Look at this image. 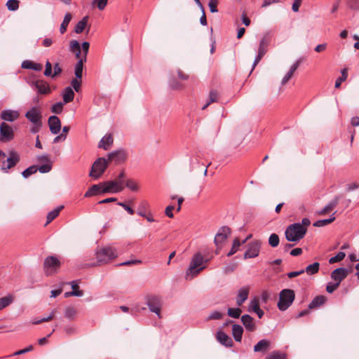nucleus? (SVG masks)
Wrapping results in <instances>:
<instances>
[{"label":"nucleus","instance_id":"f257e3e1","mask_svg":"<svg viewBox=\"0 0 359 359\" xmlns=\"http://www.w3.org/2000/svg\"><path fill=\"white\" fill-rule=\"evenodd\" d=\"M307 232V229L300 223H294L287 226L285 231V236L289 242H298L302 239Z\"/></svg>","mask_w":359,"mask_h":359},{"label":"nucleus","instance_id":"f03ea898","mask_svg":"<svg viewBox=\"0 0 359 359\" xmlns=\"http://www.w3.org/2000/svg\"><path fill=\"white\" fill-rule=\"evenodd\" d=\"M97 265L105 264L118 257L116 250L111 246H105L97 250L95 253ZM93 266H96L93 264Z\"/></svg>","mask_w":359,"mask_h":359},{"label":"nucleus","instance_id":"7ed1b4c3","mask_svg":"<svg viewBox=\"0 0 359 359\" xmlns=\"http://www.w3.org/2000/svg\"><path fill=\"white\" fill-rule=\"evenodd\" d=\"M204 262V258L200 252L194 255L189 267L186 272V279H191L196 276L205 266H201Z\"/></svg>","mask_w":359,"mask_h":359},{"label":"nucleus","instance_id":"20e7f679","mask_svg":"<svg viewBox=\"0 0 359 359\" xmlns=\"http://www.w3.org/2000/svg\"><path fill=\"white\" fill-rule=\"evenodd\" d=\"M62 263L55 255H49L43 261V271L46 276H52L58 273Z\"/></svg>","mask_w":359,"mask_h":359},{"label":"nucleus","instance_id":"39448f33","mask_svg":"<svg viewBox=\"0 0 359 359\" xmlns=\"http://www.w3.org/2000/svg\"><path fill=\"white\" fill-rule=\"evenodd\" d=\"M295 299V292L292 289H283L279 293V300L277 304L281 311L287 310Z\"/></svg>","mask_w":359,"mask_h":359},{"label":"nucleus","instance_id":"423d86ee","mask_svg":"<svg viewBox=\"0 0 359 359\" xmlns=\"http://www.w3.org/2000/svg\"><path fill=\"white\" fill-rule=\"evenodd\" d=\"M109 165V163L107 158L104 157L97 158L91 166L89 176L95 180H98L104 174Z\"/></svg>","mask_w":359,"mask_h":359},{"label":"nucleus","instance_id":"0eeeda50","mask_svg":"<svg viewBox=\"0 0 359 359\" xmlns=\"http://www.w3.org/2000/svg\"><path fill=\"white\" fill-rule=\"evenodd\" d=\"M128 151L123 148H119L107 154V161L109 163H113L114 165H121L124 163L128 158Z\"/></svg>","mask_w":359,"mask_h":359},{"label":"nucleus","instance_id":"6e6552de","mask_svg":"<svg viewBox=\"0 0 359 359\" xmlns=\"http://www.w3.org/2000/svg\"><path fill=\"white\" fill-rule=\"evenodd\" d=\"M20 161V156L18 151L11 150L8 152V156L6 160L3 161L1 170L4 172H8L11 168L15 167Z\"/></svg>","mask_w":359,"mask_h":359},{"label":"nucleus","instance_id":"1a4fd4ad","mask_svg":"<svg viewBox=\"0 0 359 359\" xmlns=\"http://www.w3.org/2000/svg\"><path fill=\"white\" fill-rule=\"evenodd\" d=\"M146 304L151 312L155 313L161 317V298L156 295H148L146 297Z\"/></svg>","mask_w":359,"mask_h":359},{"label":"nucleus","instance_id":"9d476101","mask_svg":"<svg viewBox=\"0 0 359 359\" xmlns=\"http://www.w3.org/2000/svg\"><path fill=\"white\" fill-rule=\"evenodd\" d=\"M262 242L259 240H255L248 244V248L243 255V259H250L257 257L260 251Z\"/></svg>","mask_w":359,"mask_h":359},{"label":"nucleus","instance_id":"9b49d317","mask_svg":"<svg viewBox=\"0 0 359 359\" xmlns=\"http://www.w3.org/2000/svg\"><path fill=\"white\" fill-rule=\"evenodd\" d=\"M231 229L227 226H222L215 236L214 242L217 248H222V244L231 234Z\"/></svg>","mask_w":359,"mask_h":359},{"label":"nucleus","instance_id":"f8f14e48","mask_svg":"<svg viewBox=\"0 0 359 359\" xmlns=\"http://www.w3.org/2000/svg\"><path fill=\"white\" fill-rule=\"evenodd\" d=\"M123 186L119 184V182L115 180L103 182L102 192L105 193H118L123 191Z\"/></svg>","mask_w":359,"mask_h":359},{"label":"nucleus","instance_id":"ddd939ff","mask_svg":"<svg viewBox=\"0 0 359 359\" xmlns=\"http://www.w3.org/2000/svg\"><path fill=\"white\" fill-rule=\"evenodd\" d=\"M32 86L39 94L47 95L51 91L49 84L43 79L32 81Z\"/></svg>","mask_w":359,"mask_h":359},{"label":"nucleus","instance_id":"4468645a","mask_svg":"<svg viewBox=\"0 0 359 359\" xmlns=\"http://www.w3.org/2000/svg\"><path fill=\"white\" fill-rule=\"evenodd\" d=\"M348 273V269L344 267H339L334 269L331 273V278L340 285L341 282L347 276Z\"/></svg>","mask_w":359,"mask_h":359},{"label":"nucleus","instance_id":"2eb2a0df","mask_svg":"<svg viewBox=\"0 0 359 359\" xmlns=\"http://www.w3.org/2000/svg\"><path fill=\"white\" fill-rule=\"evenodd\" d=\"M241 320L247 331L253 332L256 330L257 326L255 323L254 318L251 316L245 314L241 316Z\"/></svg>","mask_w":359,"mask_h":359},{"label":"nucleus","instance_id":"dca6fc26","mask_svg":"<svg viewBox=\"0 0 359 359\" xmlns=\"http://www.w3.org/2000/svg\"><path fill=\"white\" fill-rule=\"evenodd\" d=\"M216 337L217 341L226 347H232L233 345L232 339L223 331H217Z\"/></svg>","mask_w":359,"mask_h":359},{"label":"nucleus","instance_id":"f3484780","mask_svg":"<svg viewBox=\"0 0 359 359\" xmlns=\"http://www.w3.org/2000/svg\"><path fill=\"white\" fill-rule=\"evenodd\" d=\"M0 135L2 140H11L13 137V132L11 127L5 122L1 123Z\"/></svg>","mask_w":359,"mask_h":359},{"label":"nucleus","instance_id":"a211bd4d","mask_svg":"<svg viewBox=\"0 0 359 359\" xmlns=\"http://www.w3.org/2000/svg\"><path fill=\"white\" fill-rule=\"evenodd\" d=\"M249 292V286H243L238 290L236 297V304L238 306H242V304L248 299Z\"/></svg>","mask_w":359,"mask_h":359},{"label":"nucleus","instance_id":"6ab92c4d","mask_svg":"<svg viewBox=\"0 0 359 359\" xmlns=\"http://www.w3.org/2000/svg\"><path fill=\"white\" fill-rule=\"evenodd\" d=\"M48 126L53 134H57L61 130V122L56 116H51L48 118Z\"/></svg>","mask_w":359,"mask_h":359},{"label":"nucleus","instance_id":"aec40b11","mask_svg":"<svg viewBox=\"0 0 359 359\" xmlns=\"http://www.w3.org/2000/svg\"><path fill=\"white\" fill-rule=\"evenodd\" d=\"M271 348V342L267 339H262L254 346L255 352L266 353Z\"/></svg>","mask_w":359,"mask_h":359},{"label":"nucleus","instance_id":"412c9836","mask_svg":"<svg viewBox=\"0 0 359 359\" xmlns=\"http://www.w3.org/2000/svg\"><path fill=\"white\" fill-rule=\"evenodd\" d=\"M103 188V182L99 183L97 184H93L91 186L88 190L85 193L84 197H91L93 196H96L100 194H104V192L102 191Z\"/></svg>","mask_w":359,"mask_h":359},{"label":"nucleus","instance_id":"4be33fe9","mask_svg":"<svg viewBox=\"0 0 359 359\" xmlns=\"http://www.w3.org/2000/svg\"><path fill=\"white\" fill-rule=\"evenodd\" d=\"M301 62H302V60L299 59L291 66V67H290V70L288 71V72L285 74V76L282 79L281 84L283 86L285 85L289 81V80L293 76L294 72L299 67Z\"/></svg>","mask_w":359,"mask_h":359},{"label":"nucleus","instance_id":"5701e85b","mask_svg":"<svg viewBox=\"0 0 359 359\" xmlns=\"http://www.w3.org/2000/svg\"><path fill=\"white\" fill-rule=\"evenodd\" d=\"M301 62H302V60L299 59L291 66V67H290V70L288 71V72L285 74V76L282 79L281 84L283 86L285 85L289 81V80L293 76L294 72L299 67Z\"/></svg>","mask_w":359,"mask_h":359},{"label":"nucleus","instance_id":"b1692460","mask_svg":"<svg viewBox=\"0 0 359 359\" xmlns=\"http://www.w3.org/2000/svg\"><path fill=\"white\" fill-rule=\"evenodd\" d=\"M114 139L111 134H107L104 135L99 142L98 147L102 148L104 150H109L113 144Z\"/></svg>","mask_w":359,"mask_h":359},{"label":"nucleus","instance_id":"393cba45","mask_svg":"<svg viewBox=\"0 0 359 359\" xmlns=\"http://www.w3.org/2000/svg\"><path fill=\"white\" fill-rule=\"evenodd\" d=\"M327 301L326 297L323 295H318L313 298L308 306L309 309L312 310L318 309L323 306Z\"/></svg>","mask_w":359,"mask_h":359},{"label":"nucleus","instance_id":"a878e982","mask_svg":"<svg viewBox=\"0 0 359 359\" xmlns=\"http://www.w3.org/2000/svg\"><path fill=\"white\" fill-rule=\"evenodd\" d=\"M21 67L25 69H32L36 72H40L43 69V65L40 63L34 62L32 60H24L22 62Z\"/></svg>","mask_w":359,"mask_h":359},{"label":"nucleus","instance_id":"bb28decb","mask_svg":"<svg viewBox=\"0 0 359 359\" xmlns=\"http://www.w3.org/2000/svg\"><path fill=\"white\" fill-rule=\"evenodd\" d=\"M339 200V197L337 196H335L331 201L329 202V203L327 205H325L321 210L318 211V214L323 215L332 211L338 205Z\"/></svg>","mask_w":359,"mask_h":359},{"label":"nucleus","instance_id":"cd10ccee","mask_svg":"<svg viewBox=\"0 0 359 359\" xmlns=\"http://www.w3.org/2000/svg\"><path fill=\"white\" fill-rule=\"evenodd\" d=\"M244 135L239 133H233L231 137L230 144L233 148H237L244 140Z\"/></svg>","mask_w":359,"mask_h":359},{"label":"nucleus","instance_id":"c85d7f7f","mask_svg":"<svg viewBox=\"0 0 359 359\" xmlns=\"http://www.w3.org/2000/svg\"><path fill=\"white\" fill-rule=\"evenodd\" d=\"M243 334V328L238 324L233 325L232 335L236 341L241 342Z\"/></svg>","mask_w":359,"mask_h":359},{"label":"nucleus","instance_id":"c756f323","mask_svg":"<svg viewBox=\"0 0 359 359\" xmlns=\"http://www.w3.org/2000/svg\"><path fill=\"white\" fill-rule=\"evenodd\" d=\"M270 39L268 36H264L259 42L258 53L264 55L268 51V47L269 46Z\"/></svg>","mask_w":359,"mask_h":359},{"label":"nucleus","instance_id":"7c9ffc66","mask_svg":"<svg viewBox=\"0 0 359 359\" xmlns=\"http://www.w3.org/2000/svg\"><path fill=\"white\" fill-rule=\"evenodd\" d=\"M219 99V94L217 90H212L210 92L208 100L206 104H205L202 107V110H205L207 107L212 102H218Z\"/></svg>","mask_w":359,"mask_h":359},{"label":"nucleus","instance_id":"2f4dec72","mask_svg":"<svg viewBox=\"0 0 359 359\" xmlns=\"http://www.w3.org/2000/svg\"><path fill=\"white\" fill-rule=\"evenodd\" d=\"M64 208L63 205L57 206L53 210L50 211L46 216V225L50 223L53 219H55L59 215L60 212Z\"/></svg>","mask_w":359,"mask_h":359},{"label":"nucleus","instance_id":"473e14b6","mask_svg":"<svg viewBox=\"0 0 359 359\" xmlns=\"http://www.w3.org/2000/svg\"><path fill=\"white\" fill-rule=\"evenodd\" d=\"M86 62L85 58H80L76 62L74 67L75 76L77 79H81L83 69V63Z\"/></svg>","mask_w":359,"mask_h":359},{"label":"nucleus","instance_id":"72a5a7b5","mask_svg":"<svg viewBox=\"0 0 359 359\" xmlns=\"http://www.w3.org/2000/svg\"><path fill=\"white\" fill-rule=\"evenodd\" d=\"M64 103H68L73 100L74 93L71 87H66L62 93Z\"/></svg>","mask_w":359,"mask_h":359},{"label":"nucleus","instance_id":"f704fd0d","mask_svg":"<svg viewBox=\"0 0 359 359\" xmlns=\"http://www.w3.org/2000/svg\"><path fill=\"white\" fill-rule=\"evenodd\" d=\"M149 207V204L147 201H142L138 205L137 214L141 217H146Z\"/></svg>","mask_w":359,"mask_h":359},{"label":"nucleus","instance_id":"c9c22d12","mask_svg":"<svg viewBox=\"0 0 359 359\" xmlns=\"http://www.w3.org/2000/svg\"><path fill=\"white\" fill-rule=\"evenodd\" d=\"M88 21V16L83 17L75 26L74 32L76 34H81L84 30Z\"/></svg>","mask_w":359,"mask_h":359},{"label":"nucleus","instance_id":"e433bc0d","mask_svg":"<svg viewBox=\"0 0 359 359\" xmlns=\"http://www.w3.org/2000/svg\"><path fill=\"white\" fill-rule=\"evenodd\" d=\"M72 18V15L70 13H67L65 15L64 20L60 25V32L62 34H65L67 31V28Z\"/></svg>","mask_w":359,"mask_h":359},{"label":"nucleus","instance_id":"4c0bfd02","mask_svg":"<svg viewBox=\"0 0 359 359\" xmlns=\"http://www.w3.org/2000/svg\"><path fill=\"white\" fill-rule=\"evenodd\" d=\"M14 300V297L12 294H8L4 297L0 298V310L9 306Z\"/></svg>","mask_w":359,"mask_h":359},{"label":"nucleus","instance_id":"58836bf2","mask_svg":"<svg viewBox=\"0 0 359 359\" xmlns=\"http://www.w3.org/2000/svg\"><path fill=\"white\" fill-rule=\"evenodd\" d=\"M334 213L332 214L330 218L325 219H319L313 223V226L316 227H321L328 225L335 220Z\"/></svg>","mask_w":359,"mask_h":359},{"label":"nucleus","instance_id":"ea45409f","mask_svg":"<svg viewBox=\"0 0 359 359\" xmlns=\"http://www.w3.org/2000/svg\"><path fill=\"white\" fill-rule=\"evenodd\" d=\"M320 264L318 262H314L311 264L308 265L304 270L309 275H313L318 272Z\"/></svg>","mask_w":359,"mask_h":359},{"label":"nucleus","instance_id":"a19ab883","mask_svg":"<svg viewBox=\"0 0 359 359\" xmlns=\"http://www.w3.org/2000/svg\"><path fill=\"white\" fill-rule=\"evenodd\" d=\"M26 118L33 124L41 123V114H25Z\"/></svg>","mask_w":359,"mask_h":359},{"label":"nucleus","instance_id":"79ce46f5","mask_svg":"<svg viewBox=\"0 0 359 359\" xmlns=\"http://www.w3.org/2000/svg\"><path fill=\"white\" fill-rule=\"evenodd\" d=\"M76 313L77 311L74 307L68 306L65 309V317L70 320H73L76 318Z\"/></svg>","mask_w":359,"mask_h":359},{"label":"nucleus","instance_id":"37998d69","mask_svg":"<svg viewBox=\"0 0 359 359\" xmlns=\"http://www.w3.org/2000/svg\"><path fill=\"white\" fill-rule=\"evenodd\" d=\"M241 245V243L238 238H234L232 244L231 250L227 253V257H231L234 255L238 250L239 247Z\"/></svg>","mask_w":359,"mask_h":359},{"label":"nucleus","instance_id":"c03bdc74","mask_svg":"<svg viewBox=\"0 0 359 359\" xmlns=\"http://www.w3.org/2000/svg\"><path fill=\"white\" fill-rule=\"evenodd\" d=\"M287 355L284 353H280L278 351H273L269 353L265 359H286Z\"/></svg>","mask_w":359,"mask_h":359},{"label":"nucleus","instance_id":"a18cd8bd","mask_svg":"<svg viewBox=\"0 0 359 359\" xmlns=\"http://www.w3.org/2000/svg\"><path fill=\"white\" fill-rule=\"evenodd\" d=\"M242 313V310L237 307V308H229L227 311V315L233 318H239L241 316V314Z\"/></svg>","mask_w":359,"mask_h":359},{"label":"nucleus","instance_id":"49530a36","mask_svg":"<svg viewBox=\"0 0 359 359\" xmlns=\"http://www.w3.org/2000/svg\"><path fill=\"white\" fill-rule=\"evenodd\" d=\"M38 170V166L37 165H31L26 168L24 171L22 172V175L25 178H28L32 175L36 173Z\"/></svg>","mask_w":359,"mask_h":359},{"label":"nucleus","instance_id":"de8ad7c7","mask_svg":"<svg viewBox=\"0 0 359 359\" xmlns=\"http://www.w3.org/2000/svg\"><path fill=\"white\" fill-rule=\"evenodd\" d=\"M280 243L279 236L278 234L273 233L270 235L269 238V245L272 248H276Z\"/></svg>","mask_w":359,"mask_h":359},{"label":"nucleus","instance_id":"09e8293b","mask_svg":"<svg viewBox=\"0 0 359 359\" xmlns=\"http://www.w3.org/2000/svg\"><path fill=\"white\" fill-rule=\"evenodd\" d=\"M70 283H71L72 289V292H76V294H74V296L82 297L83 295V290H79V286L77 283V280H73Z\"/></svg>","mask_w":359,"mask_h":359},{"label":"nucleus","instance_id":"8fccbe9b","mask_svg":"<svg viewBox=\"0 0 359 359\" xmlns=\"http://www.w3.org/2000/svg\"><path fill=\"white\" fill-rule=\"evenodd\" d=\"M20 114H1V118L5 121H14L19 117Z\"/></svg>","mask_w":359,"mask_h":359},{"label":"nucleus","instance_id":"3c124183","mask_svg":"<svg viewBox=\"0 0 359 359\" xmlns=\"http://www.w3.org/2000/svg\"><path fill=\"white\" fill-rule=\"evenodd\" d=\"M348 77V71L346 69H344L341 71V76H339L335 81V88H339L341 83L346 80Z\"/></svg>","mask_w":359,"mask_h":359},{"label":"nucleus","instance_id":"603ef678","mask_svg":"<svg viewBox=\"0 0 359 359\" xmlns=\"http://www.w3.org/2000/svg\"><path fill=\"white\" fill-rule=\"evenodd\" d=\"M345 256L346 254L344 252H339L335 256L329 259V263L332 264L341 262L344 259Z\"/></svg>","mask_w":359,"mask_h":359},{"label":"nucleus","instance_id":"864d4df0","mask_svg":"<svg viewBox=\"0 0 359 359\" xmlns=\"http://www.w3.org/2000/svg\"><path fill=\"white\" fill-rule=\"evenodd\" d=\"M6 6L9 11H16L19 8V1L8 0L6 3Z\"/></svg>","mask_w":359,"mask_h":359},{"label":"nucleus","instance_id":"5fc2aeb1","mask_svg":"<svg viewBox=\"0 0 359 359\" xmlns=\"http://www.w3.org/2000/svg\"><path fill=\"white\" fill-rule=\"evenodd\" d=\"M69 49L71 52H79L81 50V46L76 40H72L69 43Z\"/></svg>","mask_w":359,"mask_h":359},{"label":"nucleus","instance_id":"6e6d98bb","mask_svg":"<svg viewBox=\"0 0 359 359\" xmlns=\"http://www.w3.org/2000/svg\"><path fill=\"white\" fill-rule=\"evenodd\" d=\"M81 79H73L71 81L72 87L75 90L76 92H79L81 89Z\"/></svg>","mask_w":359,"mask_h":359},{"label":"nucleus","instance_id":"4d7b16f0","mask_svg":"<svg viewBox=\"0 0 359 359\" xmlns=\"http://www.w3.org/2000/svg\"><path fill=\"white\" fill-rule=\"evenodd\" d=\"M140 264H142V260L137 259H131L130 260L120 263L117 266H131Z\"/></svg>","mask_w":359,"mask_h":359},{"label":"nucleus","instance_id":"13d9d810","mask_svg":"<svg viewBox=\"0 0 359 359\" xmlns=\"http://www.w3.org/2000/svg\"><path fill=\"white\" fill-rule=\"evenodd\" d=\"M347 6L352 10L359 9V0H346Z\"/></svg>","mask_w":359,"mask_h":359},{"label":"nucleus","instance_id":"bf43d9fd","mask_svg":"<svg viewBox=\"0 0 359 359\" xmlns=\"http://www.w3.org/2000/svg\"><path fill=\"white\" fill-rule=\"evenodd\" d=\"M55 310L52 311V312L50 313V315L48 317L43 318H41V320H36V321L33 322V324L34 325H39L40 323H44V322H48V321L51 320L52 319H53V318L55 316Z\"/></svg>","mask_w":359,"mask_h":359},{"label":"nucleus","instance_id":"052dcab7","mask_svg":"<svg viewBox=\"0 0 359 359\" xmlns=\"http://www.w3.org/2000/svg\"><path fill=\"white\" fill-rule=\"evenodd\" d=\"M126 186L131 191H136L138 190V185L133 180H128L126 182Z\"/></svg>","mask_w":359,"mask_h":359},{"label":"nucleus","instance_id":"680f3d73","mask_svg":"<svg viewBox=\"0 0 359 359\" xmlns=\"http://www.w3.org/2000/svg\"><path fill=\"white\" fill-rule=\"evenodd\" d=\"M108 0H93V4H96L100 11H103L107 4Z\"/></svg>","mask_w":359,"mask_h":359},{"label":"nucleus","instance_id":"e2e57ef3","mask_svg":"<svg viewBox=\"0 0 359 359\" xmlns=\"http://www.w3.org/2000/svg\"><path fill=\"white\" fill-rule=\"evenodd\" d=\"M45 67H46V68H45L44 73H43L44 75L46 76H50L51 78H53L52 64L48 60H47L46 62Z\"/></svg>","mask_w":359,"mask_h":359},{"label":"nucleus","instance_id":"0e129e2a","mask_svg":"<svg viewBox=\"0 0 359 359\" xmlns=\"http://www.w3.org/2000/svg\"><path fill=\"white\" fill-rule=\"evenodd\" d=\"M52 168V164L51 163H45L39 167H38V170H39L41 173H47Z\"/></svg>","mask_w":359,"mask_h":359},{"label":"nucleus","instance_id":"69168bd1","mask_svg":"<svg viewBox=\"0 0 359 359\" xmlns=\"http://www.w3.org/2000/svg\"><path fill=\"white\" fill-rule=\"evenodd\" d=\"M236 268H237L236 264H229L223 268V272L225 274H228V273L233 272Z\"/></svg>","mask_w":359,"mask_h":359},{"label":"nucleus","instance_id":"338daca9","mask_svg":"<svg viewBox=\"0 0 359 359\" xmlns=\"http://www.w3.org/2000/svg\"><path fill=\"white\" fill-rule=\"evenodd\" d=\"M117 205L119 206H121L126 211H127V212L129 215H134V213H135L134 210L131 207H130L128 205H127L126 203L118 202Z\"/></svg>","mask_w":359,"mask_h":359},{"label":"nucleus","instance_id":"774afa93","mask_svg":"<svg viewBox=\"0 0 359 359\" xmlns=\"http://www.w3.org/2000/svg\"><path fill=\"white\" fill-rule=\"evenodd\" d=\"M339 285V283H329L326 286V291L331 294L337 290Z\"/></svg>","mask_w":359,"mask_h":359}]
</instances>
